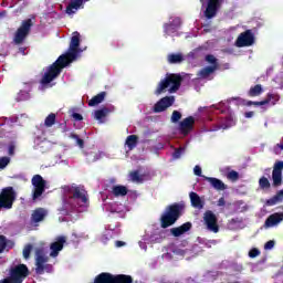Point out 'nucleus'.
Instances as JSON below:
<instances>
[{"instance_id": "obj_1", "label": "nucleus", "mask_w": 283, "mask_h": 283, "mask_svg": "<svg viewBox=\"0 0 283 283\" xmlns=\"http://www.w3.org/2000/svg\"><path fill=\"white\" fill-rule=\"evenodd\" d=\"M64 191L66 193H72L69 198L63 200V207L60 209L63 213L72 212L76 209V205H74V200H80L82 205L87 202V191L81 187H70L65 186Z\"/></svg>"}, {"instance_id": "obj_2", "label": "nucleus", "mask_w": 283, "mask_h": 283, "mask_svg": "<svg viewBox=\"0 0 283 283\" xmlns=\"http://www.w3.org/2000/svg\"><path fill=\"white\" fill-rule=\"evenodd\" d=\"M182 211H185L184 203L175 202L169 205L160 217L161 229H169V227H174V224L180 220Z\"/></svg>"}, {"instance_id": "obj_3", "label": "nucleus", "mask_w": 283, "mask_h": 283, "mask_svg": "<svg viewBox=\"0 0 283 283\" xmlns=\"http://www.w3.org/2000/svg\"><path fill=\"white\" fill-rule=\"evenodd\" d=\"M70 63H72V61L67 60L66 55H60L43 75L41 84L50 85L54 78H57L61 75V72H63L64 67H67Z\"/></svg>"}, {"instance_id": "obj_4", "label": "nucleus", "mask_w": 283, "mask_h": 283, "mask_svg": "<svg viewBox=\"0 0 283 283\" xmlns=\"http://www.w3.org/2000/svg\"><path fill=\"white\" fill-rule=\"evenodd\" d=\"M180 85H182V76H180L179 74H169L166 76V78L160 81L155 94H163V92H165V90H167V87L169 86L170 94H174L180 90Z\"/></svg>"}, {"instance_id": "obj_5", "label": "nucleus", "mask_w": 283, "mask_h": 283, "mask_svg": "<svg viewBox=\"0 0 283 283\" xmlns=\"http://www.w3.org/2000/svg\"><path fill=\"white\" fill-rule=\"evenodd\" d=\"M33 25H34V22L32 21V19L23 20L21 25L18 28V30L14 33L13 43L15 45H23V43H25V39L30 36V32L32 31Z\"/></svg>"}, {"instance_id": "obj_6", "label": "nucleus", "mask_w": 283, "mask_h": 283, "mask_svg": "<svg viewBox=\"0 0 283 283\" xmlns=\"http://www.w3.org/2000/svg\"><path fill=\"white\" fill-rule=\"evenodd\" d=\"M15 201L17 191H14V188L11 186L3 188L0 192V211L1 209H12V207H14Z\"/></svg>"}, {"instance_id": "obj_7", "label": "nucleus", "mask_w": 283, "mask_h": 283, "mask_svg": "<svg viewBox=\"0 0 283 283\" xmlns=\"http://www.w3.org/2000/svg\"><path fill=\"white\" fill-rule=\"evenodd\" d=\"M31 185L33 187L32 200L36 202V200L45 193V185H48V181H45L41 175H34L31 179Z\"/></svg>"}, {"instance_id": "obj_8", "label": "nucleus", "mask_w": 283, "mask_h": 283, "mask_svg": "<svg viewBox=\"0 0 283 283\" xmlns=\"http://www.w3.org/2000/svg\"><path fill=\"white\" fill-rule=\"evenodd\" d=\"M30 275V270L25 264H18L10 269L9 277L17 283H23V280Z\"/></svg>"}, {"instance_id": "obj_9", "label": "nucleus", "mask_w": 283, "mask_h": 283, "mask_svg": "<svg viewBox=\"0 0 283 283\" xmlns=\"http://www.w3.org/2000/svg\"><path fill=\"white\" fill-rule=\"evenodd\" d=\"M81 45V34L78 32H74V35L71 38V43L69 46V51L62 56H66L67 60L76 61V56H78V48Z\"/></svg>"}, {"instance_id": "obj_10", "label": "nucleus", "mask_w": 283, "mask_h": 283, "mask_svg": "<svg viewBox=\"0 0 283 283\" xmlns=\"http://www.w3.org/2000/svg\"><path fill=\"white\" fill-rule=\"evenodd\" d=\"M255 43V35L251 29L245 30L240 33L235 40L237 48H251Z\"/></svg>"}, {"instance_id": "obj_11", "label": "nucleus", "mask_w": 283, "mask_h": 283, "mask_svg": "<svg viewBox=\"0 0 283 283\" xmlns=\"http://www.w3.org/2000/svg\"><path fill=\"white\" fill-rule=\"evenodd\" d=\"M48 256H45V251L43 248L35 249V273L36 275H43L45 273V263L48 262Z\"/></svg>"}, {"instance_id": "obj_12", "label": "nucleus", "mask_w": 283, "mask_h": 283, "mask_svg": "<svg viewBox=\"0 0 283 283\" xmlns=\"http://www.w3.org/2000/svg\"><path fill=\"white\" fill-rule=\"evenodd\" d=\"M203 222L209 231H212L213 233L220 231V227H218V217L213 211L207 210L203 213Z\"/></svg>"}, {"instance_id": "obj_13", "label": "nucleus", "mask_w": 283, "mask_h": 283, "mask_svg": "<svg viewBox=\"0 0 283 283\" xmlns=\"http://www.w3.org/2000/svg\"><path fill=\"white\" fill-rule=\"evenodd\" d=\"M224 0H208L207 8L205 10L206 19H213L218 14V10L222 8Z\"/></svg>"}, {"instance_id": "obj_14", "label": "nucleus", "mask_w": 283, "mask_h": 283, "mask_svg": "<svg viewBox=\"0 0 283 283\" xmlns=\"http://www.w3.org/2000/svg\"><path fill=\"white\" fill-rule=\"evenodd\" d=\"M176 102V97L174 96H165L160 98L155 105H154V112L155 114H160L161 112H165L168 109V107H171L174 103Z\"/></svg>"}, {"instance_id": "obj_15", "label": "nucleus", "mask_w": 283, "mask_h": 283, "mask_svg": "<svg viewBox=\"0 0 283 283\" xmlns=\"http://www.w3.org/2000/svg\"><path fill=\"white\" fill-rule=\"evenodd\" d=\"M193 125H196V117L188 116L179 123V132L184 136H189L193 132Z\"/></svg>"}, {"instance_id": "obj_16", "label": "nucleus", "mask_w": 283, "mask_h": 283, "mask_svg": "<svg viewBox=\"0 0 283 283\" xmlns=\"http://www.w3.org/2000/svg\"><path fill=\"white\" fill-rule=\"evenodd\" d=\"M48 218V210L45 208H35L31 213V224L39 227Z\"/></svg>"}, {"instance_id": "obj_17", "label": "nucleus", "mask_w": 283, "mask_h": 283, "mask_svg": "<svg viewBox=\"0 0 283 283\" xmlns=\"http://www.w3.org/2000/svg\"><path fill=\"white\" fill-rule=\"evenodd\" d=\"M282 169L283 161H276L272 170L273 187H280L282 185Z\"/></svg>"}, {"instance_id": "obj_18", "label": "nucleus", "mask_w": 283, "mask_h": 283, "mask_svg": "<svg viewBox=\"0 0 283 283\" xmlns=\"http://www.w3.org/2000/svg\"><path fill=\"white\" fill-rule=\"evenodd\" d=\"M283 221V212H275L270 214L265 222H264V227L266 229H271V227H276V224H280V222Z\"/></svg>"}, {"instance_id": "obj_19", "label": "nucleus", "mask_w": 283, "mask_h": 283, "mask_svg": "<svg viewBox=\"0 0 283 283\" xmlns=\"http://www.w3.org/2000/svg\"><path fill=\"white\" fill-rule=\"evenodd\" d=\"M203 179L209 182L212 189H216V191H224L227 190V184H224L222 180L216 178V177H206L203 176Z\"/></svg>"}, {"instance_id": "obj_20", "label": "nucleus", "mask_w": 283, "mask_h": 283, "mask_svg": "<svg viewBox=\"0 0 283 283\" xmlns=\"http://www.w3.org/2000/svg\"><path fill=\"white\" fill-rule=\"evenodd\" d=\"M63 244H65V237H59L55 242L51 243V258H56L60 251H63Z\"/></svg>"}, {"instance_id": "obj_21", "label": "nucleus", "mask_w": 283, "mask_h": 283, "mask_svg": "<svg viewBox=\"0 0 283 283\" xmlns=\"http://www.w3.org/2000/svg\"><path fill=\"white\" fill-rule=\"evenodd\" d=\"M191 227H192L191 222H186L179 227L171 228L170 233L171 235H174V238H180V235H185V233H187L188 231H191Z\"/></svg>"}, {"instance_id": "obj_22", "label": "nucleus", "mask_w": 283, "mask_h": 283, "mask_svg": "<svg viewBox=\"0 0 283 283\" xmlns=\"http://www.w3.org/2000/svg\"><path fill=\"white\" fill-rule=\"evenodd\" d=\"M84 2L85 0H71L65 10L66 14H76V12L83 8Z\"/></svg>"}, {"instance_id": "obj_23", "label": "nucleus", "mask_w": 283, "mask_h": 283, "mask_svg": "<svg viewBox=\"0 0 283 283\" xmlns=\"http://www.w3.org/2000/svg\"><path fill=\"white\" fill-rule=\"evenodd\" d=\"M190 202L195 209H205V201L196 192H190Z\"/></svg>"}, {"instance_id": "obj_24", "label": "nucleus", "mask_w": 283, "mask_h": 283, "mask_svg": "<svg viewBox=\"0 0 283 283\" xmlns=\"http://www.w3.org/2000/svg\"><path fill=\"white\" fill-rule=\"evenodd\" d=\"M105 96H107V92L103 91L99 94L93 96L88 101V107H96V105H101L105 101Z\"/></svg>"}, {"instance_id": "obj_25", "label": "nucleus", "mask_w": 283, "mask_h": 283, "mask_svg": "<svg viewBox=\"0 0 283 283\" xmlns=\"http://www.w3.org/2000/svg\"><path fill=\"white\" fill-rule=\"evenodd\" d=\"M279 102H280L279 94L268 93L266 98L261 101V103H259V105H269V103H271V105H277Z\"/></svg>"}, {"instance_id": "obj_26", "label": "nucleus", "mask_w": 283, "mask_h": 283, "mask_svg": "<svg viewBox=\"0 0 283 283\" xmlns=\"http://www.w3.org/2000/svg\"><path fill=\"white\" fill-rule=\"evenodd\" d=\"M94 283H114V274L103 272L95 277Z\"/></svg>"}, {"instance_id": "obj_27", "label": "nucleus", "mask_w": 283, "mask_h": 283, "mask_svg": "<svg viewBox=\"0 0 283 283\" xmlns=\"http://www.w3.org/2000/svg\"><path fill=\"white\" fill-rule=\"evenodd\" d=\"M182 61H185V56L182 55V53H172L168 55V63H170L171 65L182 63Z\"/></svg>"}, {"instance_id": "obj_28", "label": "nucleus", "mask_w": 283, "mask_h": 283, "mask_svg": "<svg viewBox=\"0 0 283 283\" xmlns=\"http://www.w3.org/2000/svg\"><path fill=\"white\" fill-rule=\"evenodd\" d=\"M112 193L115 198L125 197L128 193L127 187L125 186H114Z\"/></svg>"}, {"instance_id": "obj_29", "label": "nucleus", "mask_w": 283, "mask_h": 283, "mask_svg": "<svg viewBox=\"0 0 283 283\" xmlns=\"http://www.w3.org/2000/svg\"><path fill=\"white\" fill-rule=\"evenodd\" d=\"M125 145H127L129 151H132V149H136V145H138V136L129 135L126 138Z\"/></svg>"}, {"instance_id": "obj_30", "label": "nucleus", "mask_w": 283, "mask_h": 283, "mask_svg": "<svg viewBox=\"0 0 283 283\" xmlns=\"http://www.w3.org/2000/svg\"><path fill=\"white\" fill-rule=\"evenodd\" d=\"M114 283H134V279H132V276L129 275H125V274H117L114 275Z\"/></svg>"}, {"instance_id": "obj_31", "label": "nucleus", "mask_w": 283, "mask_h": 283, "mask_svg": "<svg viewBox=\"0 0 283 283\" xmlns=\"http://www.w3.org/2000/svg\"><path fill=\"white\" fill-rule=\"evenodd\" d=\"M216 66H206L203 69L200 70L199 72V76L200 78H208V76H211V74H213V72H216Z\"/></svg>"}, {"instance_id": "obj_32", "label": "nucleus", "mask_w": 283, "mask_h": 283, "mask_svg": "<svg viewBox=\"0 0 283 283\" xmlns=\"http://www.w3.org/2000/svg\"><path fill=\"white\" fill-rule=\"evenodd\" d=\"M262 92H264V90H262V85L256 84L249 90L248 96H251V97L260 96Z\"/></svg>"}, {"instance_id": "obj_33", "label": "nucleus", "mask_w": 283, "mask_h": 283, "mask_svg": "<svg viewBox=\"0 0 283 283\" xmlns=\"http://www.w3.org/2000/svg\"><path fill=\"white\" fill-rule=\"evenodd\" d=\"M56 124V114L50 113L44 119V126L52 127Z\"/></svg>"}, {"instance_id": "obj_34", "label": "nucleus", "mask_w": 283, "mask_h": 283, "mask_svg": "<svg viewBox=\"0 0 283 283\" xmlns=\"http://www.w3.org/2000/svg\"><path fill=\"white\" fill-rule=\"evenodd\" d=\"M129 178L132 182H143L145 180V178L143 177V175H140V171L138 170L132 171L129 174Z\"/></svg>"}, {"instance_id": "obj_35", "label": "nucleus", "mask_w": 283, "mask_h": 283, "mask_svg": "<svg viewBox=\"0 0 283 283\" xmlns=\"http://www.w3.org/2000/svg\"><path fill=\"white\" fill-rule=\"evenodd\" d=\"M109 114V108L103 107L101 109L95 111V118L96 120H103Z\"/></svg>"}, {"instance_id": "obj_36", "label": "nucleus", "mask_w": 283, "mask_h": 283, "mask_svg": "<svg viewBox=\"0 0 283 283\" xmlns=\"http://www.w3.org/2000/svg\"><path fill=\"white\" fill-rule=\"evenodd\" d=\"M178 30V27H176L174 23H166L164 24V32L166 36H169V34H174Z\"/></svg>"}, {"instance_id": "obj_37", "label": "nucleus", "mask_w": 283, "mask_h": 283, "mask_svg": "<svg viewBox=\"0 0 283 283\" xmlns=\"http://www.w3.org/2000/svg\"><path fill=\"white\" fill-rule=\"evenodd\" d=\"M205 60L207 61V63L210 64V67H216V70H218L220 64H218V60H217L216 55L208 54V55H206Z\"/></svg>"}, {"instance_id": "obj_38", "label": "nucleus", "mask_w": 283, "mask_h": 283, "mask_svg": "<svg viewBox=\"0 0 283 283\" xmlns=\"http://www.w3.org/2000/svg\"><path fill=\"white\" fill-rule=\"evenodd\" d=\"M259 187L260 189H271V181H269V178L266 177H261L259 179Z\"/></svg>"}, {"instance_id": "obj_39", "label": "nucleus", "mask_w": 283, "mask_h": 283, "mask_svg": "<svg viewBox=\"0 0 283 283\" xmlns=\"http://www.w3.org/2000/svg\"><path fill=\"white\" fill-rule=\"evenodd\" d=\"M30 98V93L28 91H20L18 93V96L15 97V101L20 103L21 101H29Z\"/></svg>"}, {"instance_id": "obj_40", "label": "nucleus", "mask_w": 283, "mask_h": 283, "mask_svg": "<svg viewBox=\"0 0 283 283\" xmlns=\"http://www.w3.org/2000/svg\"><path fill=\"white\" fill-rule=\"evenodd\" d=\"M186 149L187 148L185 146H180L179 148H176L172 154V157L175 158V160H178V158H180L182 154H185Z\"/></svg>"}, {"instance_id": "obj_41", "label": "nucleus", "mask_w": 283, "mask_h": 283, "mask_svg": "<svg viewBox=\"0 0 283 283\" xmlns=\"http://www.w3.org/2000/svg\"><path fill=\"white\" fill-rule=\"evenodd\" d=\"M227 178L232 182H237V180L240 179V174L235 170H231L230 172H228Z\"/></svg>"}, {"instance_id": "obj_42", "label": "nucleus", "mask_w": 283, "mask_h": 283, "mask_svg": "<svg viewBox=\"0 0 283 283\" xmlns=\"http://www.w3.org/2000/svg\"><path fill=\"white\" fill-rule=\"evenodd\" d=\"M101 158H103V153H93L88 155L90 163H97Z\"/></svg>"}, {"instance_id": "obj_43", "label": "nucleus", "mask_w": 283, "mask_h": 283, "mask_svg": "<svg viewBox=\"0 0 283 283\" xmlns=\"http://www.w3.org/2000/svg\"><path fill=\"white\" fill-rule=\"evenodd\" d=\"M6 247H8V239H6V235L0 234V253L6 251Z\"/></svg>"}, {"instance_id": "obj_44", "label": "nucleus", "mask_w": 283, "mask_h": 283, "mask_svg": "<svg viewBox=\"0 0 283 283\" xmlns=\"http://www.w3.org/2000/svg\"><path fill=\"white\" fill-rule=\"evenodd\" d=\"M23 258H24V260H28V259H30V254L32 253V244H27L25 247H24V249H23Z\"/></svg>"}, {"instance_id": "obj_45", "label": "nucleus", "mask_w": 283, "mask_h": 283, "mask_svg": "<svg viewBox=\"0 0 283 283\" xmlns=\"http://www.w3.org/2000/svg\"><path fill=\"white\" fill-rule=\"evenodd\" d=\"M277 202H281V201H280L279 197L275 195L274 197L268 199V200L265 201V205H266V207H275V205H276Z\"/></svg>"}, {"instance_id": "obj_46", "label": "nucleus", "mask_w": 283, "mask_h": 283, "mask_svg": "<svg viewBox=\"0 0 283 283\" xmlns=\"http://www.w3.org/2000/svg\"><path fill=\"white\" fill-rule=\"evenodd\" d=\"M180 118H182V113L174 111L170 118L171 123H178Z\"/></svg>"}, {"instance_id": "obj_47", "label": "nucleus", "mask_w": 283, "mask_h": 283, "mask_svg": "<svg viewBox=\"0 0 283 283\" xmlns=\"http://www.w3.org/2000/svg\"><path fill=\"white\" fill-rule=\"evenodd\" d=\"M71 137L73 138V140H76L78 147H81V149H83L85 147V142L76 134H72Z\"/></svg>"}, {"instance_id": "obj_48", "label": "nucleus", "mask_w": 283, "mask_h": 283, "mask_svg": "<svg viewBox=\"0 0 283 283\" xmlns=\"http://www.w3.org/2000/svg\"><path fill=\"white\" fill-rule=\"evenodd\" d=\"M10 165V157H0V169H6Z\"/></svg>"}, {"instance_id": "obj_49", "label": "nucleus", "mask_w": 283, "mask_h": 283, "mask_svg": "<svg viewBox=\"0 0 283 283\" xmlns=\"http://www.w3.org/2000/svg\"><path fill=\"white\" fill-rule=\"evenodd\" d=\"M258 255H260V251L258 250V248L251 249L249 251V258H258Z\"/></svg>"}, {"instance_id": "obj_50", "label": "nucleus", "mask_w": 283, "mask_h": 283, "mask_svg": "<svg viewBox=\"0 0 283 283\" xmlns=\"http://www.w3.org/2000/svg\"><path fill=\"white\" fill-rule=\"evenodd\" d=\"M273 247H275V241L270 240L264 244V249L265 251H271V249H273Z\"/></svg>"}, {"instance_id": "obj_51", "label": "nucleus", "mask_w": 283, "mask_h": 283, "mask_svg": "<svg viewBox=\"0 0 283 283\" xmlns=\"http://www.w3.org/2000/svg\"><path fill=\"white\" fill-rule=\"evenodd\" d=\"M260 103H262V102L248 101V102L245 103V105H247L248 107H251V105H254V107H262V105H264V104H260Z\"/></svg>"}, {"instance_id": "obj_52", "label": "nucleus", "mask_w": 283, "mask_h": 283, "mask_svg": "<svg viewBox=\"0 0 283 283\" xmlns=\"http://www.w3.org/2000/svg\"><path fill=\"white\" fill-rule=\"evenodd\" d=\"M193 174L195 176H202V168L200 166H195Z\"/></svg>"}, {"instance_id": "obj_53", "label": "nucleus", "mask_w": 283, "mask_h": 283, "mask_svg": "<svg viewBox=\"0 0 283 283\" xmlns=\"http://www.w3.org/2000/svg\"><path fill=\"white\" fill-rule=\"evenodd\" d=\"M170 23H174L175 28H180L182 22H181L180 18H175L172 20V22H170Z\"/></svg>"}, {"instance_id": "obj_54", "label": "nucleus", "mask_w": 283, "mask_h": 283, "mask_svg": "<svg viewBox=\"0 0 283 283\" xmlns=\"http://www.w3.org/2000/svg\"><path fill=\"white\" fill-rule=\"evenodd\" d=\"M0 283H18L11 276H7L6 279L1 280Z\"/></svg>"}, {"instance_id": "obj_55", "label": "nucleus", "mask_w": 283, "mask_h": 283, "mask_svg": "<svg viewBox=\"0 0 283 283\" xmlns=\"http://www.w3.org/2000/svg\"><path fill=\"white\" fill-rule=\"evenodd\" d=\"M72 118H74V120H83V115L78 113H73Z\"/></svg>"}, {"instance_id": "obj_56", "label": "nucleus", "mask_w": 283, "mask_h": 283, "mask_svg": "<svg viewBox=\"0 0 283 283\" xmlns=\"http://www.w3.org/2000/svg\"><path fill=\"white\" fill-rule=\"evenodd\" d=\"M227 205V201L224 200V197L219 198L217 206L224 207Z\"/></svg>"}, {"instance_id": "obj_57", "label": "nucleus", "mask_w": 283, "mask_h": 283, "mask_svg": "<svg viewBox=\"0 0 283 283\" xmlns=\"http://www.w3.org/2000/svg\"><path fill=\"white\" fill-rule=\"evenodd\" d=\"M244 116H245V118H253V116H255V112H253V111L245 112Z\"/></svg>"}, {"instance_id": "obj_58", "label": "nucleus", "mask_w": 283, "mask_h": 283, "mask_svg": "<svg viewBox=\"0 0 283 283\" xmlns=\"http://www.w3.org/2000/svg\"><path fill=\"white\" fill-rule=\"evenodd\" d=\"M9 156H14V145H10L9 146V151H8Z\"/></svg>"}, {"instance_id": "obj_59", "label": "nucleus", "mask_w": 283, "mask_h": 283, "mask_svg": "<svg viewBox=\"0 0 283 283\" xmlns=\"http://www.w3.org/2000/svg\"><path fill=\"white\" fill-rule=\"evenodd\" d=\"M44 271H46V273H52V265L44 264Z\"/></svg>"}, {"instance_id": "obj_60", "label": "nucleus", "mask_w": 283, "mask_h": 283, "mask_svg": "<svg viewBox=\"0 0 283 283\" xmlns=\"http://www.w3.org/2000/svg\"><path fill=\"white\" fill-rule=\"evenodd\" d=\"M125 241H116L115 242V245L118 248V249H120V247H125Z\"/></svg>"}, {"instance_id": "obj_61", "label": "nucleus", "mask_w": 283, "mask_h": 283, "mask_svg": "<svg viewBox=\"0 0 283 283\" xmlns=\"http://www.w3.org/2000/svg\"><path fill=\"white\" fill-rule=\"evenodd\" d=\"M6 17H8V11H0V19H6Z\"/></svg>"}, {"instance_id": "obj_62", "label": "nucleus", "mask_w": 283, "mask_h": 283, "mask_svg": "<svg viewBox=\"0 0 283 283\" xmlns=\"http://www.w3.org/2000/svg\"><path fill=\"white\" fill-rule=\"evenodd\" d=\"M232 224H238V222H242L239 218L231 219Z\"/></svg>"}, {"instance_id": "obj_63", "label": "nucleus", "mask_w": 283, "mask_h": 283, "mask_svg": "<svg viewBox=\"0 0 283 283\" xmlns=\"http://www.w3.org/2000/svg\"><path fill=\"white\" fill-rule=\"evenodd\" d=\"M276 196L279 197L280 201H282V198H283V189L280 190Z\"/></svg>"}, {"instance_id": "obj_64", "label": "nucleus", "mask_w": 283, "mask_h": 283, "mask_svg": "<svg viewBox=\"0 0 283 283\" xmlns=\"http://www.w3.org/2000/svg\"><path fill=\"white\" fill-rule=\"evenodd\" d=\"M276 147H279V149H281L283 151V143L277 144Z\"/></svg>"}]
</instances>
